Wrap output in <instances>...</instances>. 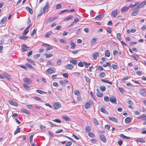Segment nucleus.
<instances>
[{
    "mask_svg": "<svg viewBox=\"0 0 146 146\" xmlns=\"http://www.w3.org/2000/svg\"><path fill=\"white\" fill-rule=\"evenodd\" d=\"M139 10V9L137 7L133 10L131 13V15L132 16H136L137 15Z\"/></svg>",
    "mask_w": 146,
    "mask_h": 146,
    "instance_id": "obj_2",
    "label": "nucleus"
},
{
    "mask_svg": "<svg viewBox=\"0 0 146 146\" xmlns=\"http://www.w3.org/2000/svg\"><path fill=\"white\" fill-rule=\"evenodd\" d=\"M104 100L106 102H108L109 100V98L108 96H104Z\"/></svg>",
    "mask_w": 146,
    "mask_h": 146,
    "instance_id": "obj_55",
    "label": "nucleus"
},
{
    "mask_svg": "<svg viewBox=\"0 0 146 146\" xmlns=\"http://www.w3.org/2000/svg\"><path fill=\"white\" fill-rule=\"evenodd\" d=\"M23 86L26 90H29V87L27 84H24L23 85Z\"/></svg>",
    "mask_w": 146,
    "mask_h": 146,
    "instance_id": "obj_38",
    "label": "nucleus"
},
{
    "mask_svg": "<svg viewBox=\"0 0 146 146\" xmlns=\"http://www.w3.org/2000/svg\"><path fill=\"white\" fill-rule=\"evenodd\" d=\"M92 102L90 101L86 104L85 105V108L86 109H88L90 108L92 106Z\"/></svg>",
    "mask_w": 146,
    "mask_h": 146,
    "instance_id": "obj_8",
    "label": "nucleus"
},
{
    "mask_svg": "<svg viewBox=\"0 0 146 146\" xmlns=\"http://www.w3.org/2000/svg\"><path fill=\"white\" fill-rule=\"evenodd\" d=\"M129 7L125 6L122 7L121 9V11L122 13H124L127 11L129 9Z\"/></svg>",
    "mask_w": 146,
    "mask_h": 146,
    "instance_id": "obj_15",
    "label": "nucleus"
},
{
    "mask_svg": "<svg viewBox=\"0 0 146 146\" xmlns=\"http://www.w3.org/2000/svg\"><path fill=\"white\" fill-rule=\"evenodd\" d=\"M78 66L81 67H83L84 66L83 63L82 62H79L78 63Z\"/></svg>",
    "mask_w": 146,
    "mask_h": 146,
    "instance_id": "obj_59",
    "label": "nucleus"
},
{
    "mask_svg": "<svg viewBox=\"0 0 146 146\" xmlns=\"http://www.w3.org/2000/svg\"><path fill=\"white\" fill-rule=\"evenodd\" d=\"M93 121L95 124H96L97 125H99V123L98 121L95 118H94L93 119Z\"/></svg>",
    "mask_w": 146,
    "mask_h": 146,
    "instance_id": "obj_49",
    "label": "nucleus"
},
{
    "mask_svg": "<svg viewBox=\"0 0 146 146\" xmlns=\"http://www.w3.org/2000/svg\"><path fill=\"white\" fill-rule=\"evenodd\" d=\"M23 80L24 82L28 84H30L32 82L31 80L27 78H24Z\"/></svg>",
    "mask_w": 146,
    "mask_h": 146,
    "instance_id": "obj_13",
    "label": "nucleus"
},
{
    "mask_svg": "<svg viewBox=\"0 0 146 146\" xmlns=\"http://www.w3.org/2000/svg\"><path fill=\"white\" fill-rule=\"evenodd\" d=\"M52 33L51 31H49L47 32L46 34L45 35V37L46 38H48L49 36L51 35Z\"/></svg>",
    "mask_w": 146,
    "mask_h": 146,
    "instance_id": "obj_32",
    "label": "nucleus"
},
{
    "mask_svg": "<svg viewBox=\"0 0 146 146\" xmlns=\"http://www.w3.org/2000/svg\"><path fill=\"white\" fill-rule=\"evenodd\" d=\"M104 69L101 66H98L97 68V70L99 71H102Z\"/></svg>",
    "mask_w": 146,
    "mask_h": 146,
    "instance_id": "obj_61",
    "label": "nucleus"
},
{
    "mask_svg": "<svg viewBox=\"0 0 146 146\" xmlns=\"http://www.w3.org/2000/svg\"><path fill=\"white\" fill-rule=\"evenodd\" d=\"M91 130V127L89 126H86L85 127V131L86 132H89Z\"/></svg>",
    "mask_w": 146,
    "mask_h": 146,
    "instance_id": "obj_29",
    "label": "nucleus"
},
{
    "mask_svg": "<svg viewBox=\"0 0 146 146\" xmlns=\"http://www.w3.org/2000/svg\"><path fill=\"white\" fill-rule=\"evenodd\" d=\"M72 144V142L69 141L66 144V146H70Z\"/></svg>",
    "mask_w": 146,
    "mask_h": 146,
    "instance_id": "obj_64",
    "label": "nucleus"
},
{
    "mask_svg": "<svg viewBox=\"0 0 146 146\" xmlns=\"http://www.w3.org/2000/svg\"><path fill=\"white\" fill-rule=\"evenodd\" d=\"M118 53V52L115 49L113 50V54L114 56H116V54Z\"/></svg>",
    "mask_w": 146,
    "mask_h": 146,
    "instance_id": "obj_57",
    "label": "nucleus"
},
{
    "mask_svg": "<svg viewBox=\"0 0 146 146\" xmlns=\"http://www.w3.org/2000/svg\"><path fill=\"white\" fill-rule=\"evenodd\" d=\"M117 37L119 40H121V34L120 33H118L117 34Z\"/></svg>",
    "mask_w": 146,
    "mask_h": 146,
    "instance_id": "obj_51",
    "label": "nucleus"
},
{
    "mask_svg": "<svg viewBox=\"0 0 146 146\" xmlns=\"http://www.w3.org/2000/svg\"><path fill=\"white\" fill-rule=\"evenodd\" d=\"M61 63V60L60 59H58L56 62V64L57 66H60Z\"/></svg>",
    "mask_w": 146,
    "mask_h": 146,
    "instance_id": "obj_44",
    "label": "nucleus"
},
{
    "mask_svg": "<svg viewBox=\"0 0 146 146\" xmlns=\"http://www.w3.org/2000/svg\"><path fill=\"white\" fill-rule=\"evenodd\" d=\"M61 107V104L59 102H56L53 104V108L54 110H57Z\"/></svg>",
    "mask_w": 146,
    "mask_h": 146,
    "instance_id": "obj_3",
    "label": "nucleus"
},
{
    "mask_svg": "<svg viewBox=\"0 0 146 146\" xmlns=\"http://www.w3.org/2000/svg\"><path fill=\"white\" fill-rule=\"evenodd\" d=\"M52 48L53 47L50 44H48V47H47L46 49V51H47L48 50L52 49Z\"/></svg>",
    "mask_w": 146,
    "mask_h": 146,
    "instance_id": "obj_40",
    "label": "nucleus"
},
{
    "mask_svg": "<svg viewBox=\"0 0 146 146\" xmlns=\"http://www.w3.org/2000/svg\"><path fill=\"white\" fill-rule=\"evenodd\" d=\"M31 25L30 24L29 26L25 30L23 34V35H26L29 32V30L28 29Z\"/></svg>",
    "mask_w": 146,
    "mask_h": 146,
    "instance_id": "obj_14",
    "label": "nucleus"
},
{
    "mask_svg": "<svg viewBox=\"0 0 146 146\" xmlns=\"http://www.w3.org/2000/svg\"><path fill=\"white\" fill-rule=\"evenodd\" d=\"M88 136L92 138H93L95 136L94 134L92 132H89L88 133Z\"/></svg>",
    "mask_w": 146,
    "mask_h": 146,
    "instance_id": "obj_36",
    "label": "nucleus"
},
{
    "mask_svg": "<svg viewBox=\"0 0 146 146\" xmlns=\"http://www.w3.org/2000/svg\"><path fill=\"white\" fill-rule=\"evenodd\" d=\"M106 87L105 86H100V90L103 92H104L106 90Z\"/></svg>",
    "mask_w": 146,
    "mask_h": 146,
    "instance_id": "obj_35",
    "label": "nucleus"
},
{
    "mask_svg": "<svg viewBox=\"0 0 146 146\" xmlns=\"http://www.w3.org/2000/svg\"><path fill=\"white\" fill-rule=\"evenodd\" d=\"M25 35H23V36H21L19 37V38L21 39H23L24 40H26L28 38L27 36H25Z\"/></svg>",
    "mask_w": 146,
    "mask_h": 146,
    "instance_id": "obj_31",
    "label": "nucleus"
},
{
    "mask_svg": "<svg viewBox=\"0 0 146 146\" xmlns=\"http://www.w3.org/2000/svg\"><path fill=\"white\" fill-rule=\"evenodd\" d=\"M70 63H72L74 65L76 64L77 63V61L76 60L73 59H70Z\"/></svg>",
    "mask_w": 146,
    "mask_h": 146,
    "instance_id": "obj_28",
    "label": "nucleus"
},
{
    "mask_svg": "<svg viewBox=\"0 0 146 146\" xmlns=\"http://www.w3.org/2000/svg\"><path fill=\"white\" fill-rule=\"evenodd\" d=\"M109 119L110 120L112 121L115 122V123L117 122V120L115 117H109Z\"/></svg>",
    "mask_w": 146,
    "mask_h": 146,
    "instance_id": "obj_24",
    "label": "nucleus"
},
{
    "mask_svg": "<svg viewBox=\"0 0 146 146\" xmlns=\"http://www.w3.org/2000/svg\"><path fill=\"white\" fill-rule=\"evenodd\" d=\"M60 42H61L65 43H66V40L63 38H61L60 40Z\"/></svg>",
    "mask_w": 146,
    "mask_h": 146,
    "instance_id": "obj_58",
    "label": "nucleus"
},
{
    "mask_svg": "<svg viewBox=\"0 0 146 146\" xmlns=\"http://www.w3.org/2000/svg\"><path fill=\"white\" fill-rule=\"evenodd\" d=\"M49 2L48 1H47L46 2V4L44 7L43 8V12H45V11L49 8Z\"/></svg>",
    "mask_w": 146,
    "mask_h": 146,
    "instance_id": "obj_12",
    "label": "nucleus"
},
{
    "mask_svg": "<svg viewBox=\"0 0 146 146\" xmlns=\"http://www.w3.org/2000/svg\"><path fill=\"white\" fill-rule=\"evenodd\" d=\"M138 119H141L142 120H146V115H145L138 118Z\"/></svg>",
    "mask_w": 146,
    "mask_h": 146,
    "instance_id": "obj_41",
    "label": "nucleus"
},
{
    "mask_svg": "<svg viewBox=\"0 0 146 146\" xmlns=\"http://www.w3.org/2000/svg\"><path fill=\"white\" fill-rule=\"evenodd\" d=\"M118 89L121 93L123 94L125 92V90L123 88L119 87Z\"/></svg>",
    "mask_w": 146,
    "mask_h": 146,
    "instance_id": "obj_54",
    "label": "nucleus"
},
{
    "mask_svg": "<svg viewBox=\"0 0 146 146\" xmlns=\"http://www.w3.org/2000/svg\"><path fill=\"white\" fill-rule=\"evenodd\" d=\"M99 53L98 52H96L95 53L93 54H92V57L94 60H96L97 57L99 55Z\"/></svg>",
    "mask_w": 146,
    "mask_h": 146,
    "instance_id": "obj_21",
    "label": "nucleus"
},
{
    "mask_svg": "<svg viewBox=\"0 0 146 146\" xmlns=\"http://www.w3.org/2000/svg\"><path fill=\"white\" fill-rule=\"evenodd\" d=\"M100 111L101 112L105 113H106L108 112L103 107H102L101 108Z\"/></svg>",
    "mask_w": 146,
    "mask_h": 146,
    "instance_id": "obj_39",
    "label": "nucleus"
},
{
    "mask_svg": "<svg viewBox=\"0 0 146 146\" xmlns=\"http://www.w3.org/2000/svg\"><path fill=\"white\" fill-rule=\"evenodd\" d=\"M131 119L130 117H127L125 119V122L126 123H129L131 122Z\"/></svg>",
    "mask_w": 146,
    "mask_h": 146,
    "instance_id": "obj_26",
    "label": "nucleus"
},
{
    "mask_svg": "<svg viewBox=\"0 0 146 146\" xmlns=\"http://www.w3.org/2000/svg\"><path fill=\"white\" fill-rule=\"evenodd\" d=\"M56 71V69L53 67L50 68L46 70V72L49 74L54 73Z\"/></svg>",
    "mask_w": 146,
    "mask_h": 146,
    "instance_id": "obj_1",
    "label": "nucleus"
},
{
    "mask_svg": "<svg viewBox=\"0 0 146 146\" xmlns=\"http://www.w3.org/2000/svg\"><path fill=\"white\" fill-rule=\"evenodd\" d=\"M62 118L64 119H65V120H66V121H69L70 120V119L65 116H62Z\"/></svg>",
    "mask_w": 146,
    "mask_h": 146,
    "instance_id": "obj_45",
    "label": "nucleus"
},
{
    "mask_svg": "<svg viewBox=\"0 0 146 146\" xmlns=\"http://www.w3.org/2000/svg\"><path fill=\"white\" fill-rule=\"evenodd\" d=\"M139 93L141 95L145 96L146 95V92L145 90L143 89L140 90L139 91Z\"/></svg>",
    "mask_w": 146,
    "mask_h": 146,
    "instance_id": "obj_20",
    "label": "nucleus"
},
{
    "mask_svg": "<svg viewBox=\"0 0 146 146\" xmlns=\"http://www.w3.org/2000/svg\"><path fill=\"white\" fill-rule=\"evenodd\" d=\"M27 61H28L29 62L31 63L33 65H35V63L34 62V61L31 59L29 58H27Z\"/></svg>",
    "mask_w": 146,
    "mask_h": 146,
    "instance_id": "obj_33",
    "label": "nucleus"
},
{
    "mask_svg": "<svg viewBox=\"0 0 146 146\" xmlns=\"http://www.w3.org/2000/svg\"><path fill=\"white\" fill-rule=\"evenodd\" d=\"M21 111L23 113H24L26 114H29L30 113L27 110L24 108L21 109Z\"/></svg>",
    "mask_w": 146,
    "mask_h": 146,
    "instance_id": "obj_27",
    "label": "nucleus"
},
{
    "mask_svg": "<svg viewBox=\"0 0 146 146\" xmlns=\"http://www.w3.org/2000/svg\"><path fill=\"white\" fill-rule=\"evenodd\" d=\"M2 74L4 76V78H5L9 80H11V76L10 75H9L8 74L6 73V72H5L3 73Z\"/></svg>",
    "mask_w": 146,
    "mask_h": 146,
    "instance_id": "obj_5",
    "label": "nucleus"
},
{
    "mask_svg": "<svg viewBox=\"0 0 146 146\" xmlns=\"http://www.w3.org/2000/svg\"><path fill=\"white\" fill-rule=\"evenodd\" d=\"M97 96L99 97H101L103 96V94L101 92L97 93H96Z\"/></svg>",
    "mask_w": 146,
    "mask_h": 146,
    "instance_id": "obj_53",
    "label": "nucleus"
},
{
    "mask_svg": "<svg viewBox=\"0 0 146 146\" xmlns=\"http://www.w3.org/2000/svg\"><path fill=\"white\" fill-rule=\"evenodd\" d=\"M117 14V10H115L112 11L111 12V15H113L114 17H115Z\"/></svg>",
    "mask_w": 146,
    "mask_h": 146,
    "instance_id": "obj_19",
    "label": "nucleus"
},
{
    "mask_svg": "<svg viewBox=\"0 0 146 146\" xmlns=\"http://www.w3.org/2000/svg\"><path fill=\"white\" fill-rule=\"evenodd\" d=\"M97 40V38H94L90 40V43L91 45H94L96 44Z\"/></svg>",
    "mask_w": 146,
    "mask_h": 146,
    "instance_id": "obj_7",
    "label": "nucleus"
},
{
    "mask_svg": "<svg viewBox=\"0 0 146 146\" xmlns=\"http://www.w3.org/2000/svg\"><path fill=\"white\" fill-rule=\"evenodd\" d=\"M53 121L59 123H60L61 122V121L59 119H56L55 120H53Z\"/></svg>",
    "mask_w": 146,
    "mask_h": 146,
    "instance_id": "obj_62",
    "label": "nucleus"
},
{
    "mask_svg": "<svg viewBox=\"0 0 146 146\" xmlns=\"http://www.w3.org/2000/svg\"><path fill=\"white\" fill-rule=\"evenodd\" d=\"M9 102L10 104L12 105H13L15 106H18L17 104L15 102H13V101L11 100H9Z\"/></svg>",
    "mask_w": 146,
    "mask_h": 146,
    "instance_id": "obj_18",
    "label": "nucleus"
},
{
    "mask_svg": "<svg viewBox=\"0 0 146 146\" xmlns=\"http://www.w3.org/2000/svg\"><path fill=\"white\" fill-rule=\"evenodd\" d=\"M29 48V47L27 46L25 44L22 45L21 46V48L23 51H26Z\"/></svg>",
    "mask_w": 146,
    "mask_h": 146,
    "instance_id": "obj_11",
    "label": "nucleus"
},
{
    "mask_svg": "<svg viewBox=\"0 0 146 146\" xmlns=\"http://www.w3.org/2000/svg\"><path fill=\"white\" fill-rule=\"evenodd\" d=\"M86 81L87 82L90 83V79L89 78L86 76H84Z\"/></svg>",
    "mask_w": 146,
    "mask_h": 146,
    "instance_id": "obj_56",
    "label": "nucleus"
},
{
    "mask_svg": "<svg viewBox=\"0 0 146 146\" xmlns=\"http://www.w3.org/2000/svg\"><path fill=\"white\" fill-rule=\"evenodd\" d=\"M105 55L107 57H109L110 55V54L109 50H107L105 52Z\"/></svg>",
    "mask_w": 146,
    "mask_h": 146,
    "instance_id": "obj_22",
    "label": "nucleus"
},
{
    "mask_svg": "<svg viewBox=\"0 0 146 146\" xmlns=\"http://www.w3.org/2000/svg\"><path fill=\"white\" fill-rule=\"evenodd\" d=\"M83 63L84 64V65L85 66V67L86 68H88V66L90 65V63H87L86 62H83Z\"/></svg>",
    "mask_w": 146,
    "mask_h": 146,
    "instance_id": "obj_52",
    "label": "nucleus"
},
{
    "mask_svg": "<svg viewBox=\"0 0 146 146\" xmlns=\"http://www.w3.org/2000/svg\"><path fill=\"white\" fill-rule=\"evenodd\" d=\"M137 141L142 143H143L145 142V140L143 138L137 139Z\"/></svg>",
    "mask_w": 146,
    "mask_h": 146,
    "instance_id": "obj_30",
    "label": "nucleus"
},
{
    "mask_svg": "<svg viewBox=\"0 0 146 146\" xmlns=\"http://www.w3.org/2000/svg\"><path fill=\"white\" fill-rule=\"evenodd\" d=\"M74 94L78 96L80 94V92L78 90H76L74 92Z\"/></svg>",
    "mask_w": 146,
    "mask_h": 146,
    "instance_id": "obj_47",
    "label": "nucleus"
},
{
    "mask_svg": "<svg viewBox=\"0 0 146 146\" xmlns=\"http://www.w3.org/2000/svg\"><path fill=\"white\" fill-rule=\"evenodd\" d=\"M73 18V17L72 16H68L66 17V18H65L64 19V21H68V20H70L71 19Z\"/></svg>",
    "mask_w": 146,
    "mask_h": 146,
    "instance_id": "obj_37",
    "label": "nucleus"
},
{
    "mask_svg": "<svg viewBox=\"0 0 146 146\" xmlns=\"http://www.w3.org/2000/svg\"><path fill=\"white\" fill-rule=\"evenodd\" d=\"M62 7V5L61 4H57L56 6V9H59L61 8Z\"/></svg>",
    "mask_w": 146,
    "mask_h": 146,
    "instance_id": "obj_63",
    "label": "nucleus"
},
{
    "mask_svg": "<svg viewBox=\"0 0 146 146\" xmlns=\"http://www.w3.org/2000/svg\"><path fill=\"white\" fill-rule=\"evenodd\" d=\"M34 98L38 101L42 102V100L38 97H35Z\"/></svg>",
    "mask_w": 146,
    "mask_h": 146,
    "instance_id": "obj_50",
    "label": "nucleus"
},
{
    "mask_svg": "<svg viewBox=\"0 0 146 146\" xmlns=\"http://www.w3.org/2000/svg\"><path fill=\"white\" fill-rule=\"evenodd\" d=\"M36 92L40 94H46V92L43 91L41 90H36Z\"/></svg>",
    "mask_w": 146,
    "mask_h": 146,
    "instance_id": "obj_34",
    "label": "nucleus"
},
{
    "mask_svg": "<svg viewBox=\"0 0 146 146\" xmlns=\"http://www.w3.org/2000/svg\"><path fill=\"white\" fill-rule=\"evenodd\" d=\"M99 137L100 140L102 142L104 143H106V138L104 135L100 134L99 135Z\"/></svg>",
    "mask_w": 146,
    "mask_h": 146,
    "instance_id": "obj_4",
    "label": "nucleus"
},
{
    "mask_svg": "<svg viewBox=\"0 0 146 146\" xmlns=\"http://www.w3.org/2000/svg\"><path fill=\"white\" fill-rule=\"evenodd\" d=\"M26 66L29 68L31 69H33V67L31 64L29 63H27L26 64Z\"/></svg>",
    "mask_w": 146,
    "mask_h": 146,
    "instance_id": "obj_48",
    "label": "nucleus"
},
{
    "mask_svg": "<svg viewBox=\"0 0 146 146\" xmlns=\"http://www.w3.org/2000/svg\"><path fill=\"white\" fill-rule=\"evenodd\" d=\"M104 14H101L98 15L95 17V19L97 20H100L102 19L104 17Z\"/></svg>",
    "mask_w": 146,
    "mask_h": 146,
    "instance_id": "obj_16",
    "label": "nucleus"
},
{
    "mask_svg": "<svg viewBox=\"0 0 146 146\" xmlns=\"http://www.w3.org/2000/svg\"><path fill=\"white\" fill-rule=\"evenodd\" d=\"M110 100L112 103L117 104L116 98L115 97H113L110 98Z\"/></svg>",
    "mask_w": 146,
    "mask_h": 146,
    "instance_id": "obj_9",
    "label": "nucleus"
},
{
    "mask_svg": "<svg viewBox=\"0 0 146 146\" xmlns=\"http://www.w3.org/2000/svg\"><path fill=\"white\" fill-rule=\"evenodd\" d=\"M60 83L62 86H65V84L64 82V81L62 80H60L59 81Z\"/></svg>",
    "mask_w": 146,
    "mask_h": 146,
    "instance_id": "obj_60",
    "label": "nucleus"
},
{
    "mask_svg": "<svg viewBox=\"0 0 146 146\" xmlns=\"http://www.w3.org/2000/svg\"><path fill=\"white\" fill-rule=\"evenodd\" d=\"M106 75V74L104 72H102L100 74L99 76L100 77L104 78Z\"/></svg>",
    "mask_w": 146,
    "mask_h": 146,
    "instance_id": "obj_43",
    "label": "nucleus"
},
{
    "mask_svg": "<svg viewBox=\"0 0 146 146\" xmlns=\"http://www.w3.org/2000/svg\"><path fill=\"white\" fill-rule=\"evenodd\" d=\"M25 9L29 11V12L31 14H33V11L32 9L30 8L29 7H26Z\"/></svg>",
    "mask_w": 146,
    "mask_h": 146,
    "instance_id": "obj_25",
    "label": "nucleus"
},
{
    "mask_svg": "<svg viewBox=\"0 0 146 146\" xmlns=\"http://www.w3.org/2000/svg\"><path fill=\"white\" fill-rule=\"evenodd\" d=\"M64 67L66 69L68 70H71L74 68L73 66L71 64H68L64 66Z\"/></svg>",
    "mask_w": 146,
    "mask_h": 146,
    "instance_id": "obj_10",
    "label": "nucleus"
},
{
    "mask_svg": "<svg viewBox=\"0 0 146 146\" xmlns=\"http://www.w3.org/2000/svg\"><path fill=\"white\" fill-rule=\"evenodd\" d=\"M7 19L6 17H4L0 21V24L2 25L4 24Z\"/></svg>",
    "mask_w": 146,
    "mask_h": 146,
    "instance_id": "obj_23",
    "label": "nucleus"
},
{
    "mask_svg": "<svg viewBox=\"0 0 146 146\" xmlns=\"http://www.w3.org/2000/svg\"><path fill=\"white\" fill-rule=\"evenodd\" d=\"M20 132V129L19 127L17 128L14 132V135H16L18 133Z\"/></svg>",
    "mask_w": 146,
    "mask_h": 146,
    "instance_id": "obj_42",
    "label": "nucleus"
},
{
    "mask_svg": "<svg viewBox=\"0 0 146 146\" xmlns=\"http://www.w3.org/2000/svg\"><path fill=\"white\" fill-rule=\"evenodd\" d=\"M71 46V48L72 49H74L76 47V45L73 42H72V40H71L70 41Z\"/></svg>",
    "mask_w": 146,
    "mask_h": 146,
    "instance_id": "obj_17",
    "label": "nucleus"
},
{
    "mask_svg": "<svg viewBox=\"0 0 146 146\" xmlns=\"http://www.w3.org/2000/svg\"><path fill=\"white\" fill-rule=\"evenodd\" d=\"M146 5V1H144L141 3L137 6V7L139 9L140 8H143L145 5Z\"/></svg>",
    "mask_w": 146,
    "mask_h": 146,
    "instance_id": "obj_6",
    "label": "nucleus"
},
{
    "mask_svg": "<svg viewBox=\"0 0 146 146\" xmlns=\"http://www.w3.org/2000/svg\"><path fill=\"white\" fill-rule=\"evenodd\" d=\"M40 56V55L39 54H37L34 56L33 58L35 59H38Z\"/></svg>",
    "mask_w": 146,
    "mask_h": 146,
    "instance_id": "obj_46",
    "label": "nucleus"
}]
</instances>
